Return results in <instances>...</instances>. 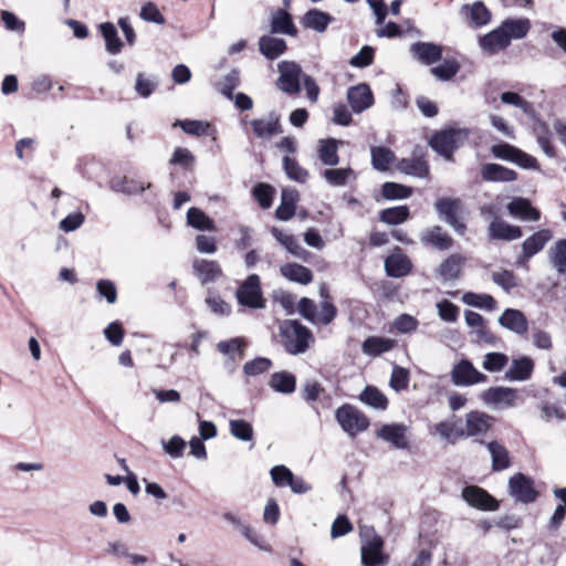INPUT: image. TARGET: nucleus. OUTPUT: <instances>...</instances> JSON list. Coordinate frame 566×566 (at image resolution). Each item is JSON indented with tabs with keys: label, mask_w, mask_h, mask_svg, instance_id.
Here are the masks:
<instances>
[{
	"label": "nucleus",
	"mask_w": 566,
	"mask_h": 566,
	"mask_svg": "<svg viewBox=\"0 0 566 566\" xmlns=\"http://www.w3.org/2000/svg\"><path fill=\"white\" fill-rule=\"evenodd\" d=\"M471 135L467 127H450L436 132L429 139L430 147L447 160L453 159L454 151L463 146Z\"/></svg>",
	"instance_id": "nucleus-1"
},
{
	"label": "nucleus",
	"mask_w": 566,
	"mask_h": 566,
	"mask_svg": "<svg viewBox=\"0 0 566 566\" xmlns=\"http://www.w3.org/2000/svg\"><path fill=\"white\" fill-rule=\"evenodd\" d=\"M280 335L285 350L292 355L304 354L313 339L312 332L296 319L282 322Z\"/></svg>",
	"instance_id": "nucleus-2"
},
{
	"label": "nucleus",
	"mask_w": 566,
	"mask_h": 566,
	"mask_svg": "<svg viewBox=\"0 0 566 566\" xmlns=\"http://www.w3.org/2000/svg\"><path fill=\"white\" fill-rule=\"evenodd\" d=\"M434 209L439 218L448 223L458 234L463 235L467 224L462 220L464 205L459 198H439L434 202Z\"/></svg>",
	"instance_id": "nucleus-3"
},
{
	"label": "nucleus",
	"mask_w": 566,
	"mask_h": 566,
	"mask_svg": "<svg viewBox=\"0 0 566 566\" xmlns=\"http://www.w3.org/2000/svg\"><path fill=\"white\" fill-rule=\"evenodd\" d=\"M335 419L343 431L349 437H356L358 433L366 431L369 427L367 416L349 403H344L336 409Z\"/></svg>",
	"instance_id": "nucleus-4"
},
{
	"label": "nucleus",
	"mask_w": 566,
	"mask_h": 566,
	"mask_svg": "<svg viewBox=\"0 0 566 566\" xmlns=\"http://www.w3.org/2000/svg\"><path fill=\"white\" fill-rule=\"evenodd\" d=\"M238 303L251 310L265 307V300L262 294L261 280L258 274H250L235 292Z\"/></svg>",
	"instance_id": "nucleus-5"
},
{
	"label": "nucleus",
	"mask_w": 566,
	"mask_h": 566,
	"mask_svg": "<svg viewBox=\"0 0 566 566\" xmlns=\"http://www.w3.org/2000/svg\"><path fill=\"white\" fill-rule=\"evenodd\" d=\"M492 155L501 160L516 164L525 169H537V160L520 148L507 143H499L491 147Z\"/></svg>",
	"instance_id": "nucleus-6"
},
{
	"label": "nucleus",
	"mask_w": 566,
	"mask_h": 566,
	"mask_svg": "<svg viewBox=\"0 0 566 566\" xmlns=\"http://www.w3.org/2000/svg\"><path fill=\"white\" fill-rule=\"evenodd\" d=\"M510 494L518 502L533 503L538 496L534 481L523 473H516L509 480Z\"/></svg>",
	"instance_id": "nucleus-7"
},
{
	"label": "nucleus",
	"mask_w": 566,
	"mask_h": 566,
	"mask_svg": "<svg viewBox=\"0 0 566 566\" xmlns=\"http://www.w3.org/2000/svg\"><path fill=\"white\" fill-rule=\"evenodd\" d=\"M488 377L480 373L468 359L460 360L451 371V380L455 386H471L485 382Z\"/></svg>",
	"instance_id": "nucleus-8"
},
{
	"label": "nucleus",
	"mask_w": 566,
	"mask_h": 566,
	"mask_svg": "<svg viewBox=\"0 0 566 566\" xmlns=\"http://www.w3.org/2000/svg\"><path fill=\"white\" fill-rule=\"evenodd\" d=\"M408 427L403 423L382 424L376 430V437L388 442L396 449L405 450L409 447Z\"/></svg>",
	"instance_id": "nucleus-9"
},
{
	"label": "nucleus",
	"mask_w": 566,
	"mask_h": 566,
	"mask_svg": "<svg viewBox=\"0 0 566 566\" xmlns=\"http://www.w3.org/2000/svg\"><path fill=\"white\" fill-rule=\"evenodd\" d=\"M484 403L499 409L511 408L517 399V390L509 387H491L481 396Z\"/></svg>",
	"instance_id": "nucleus-10"
},
{
	"label": "nucleus",
	"mask_w": 566,
	"mask_h": 566,
	"mask_svg": "<svg viewBox=\"0 0 566 566\" xmlns=\"http://www.w3.org/2000/svg\"><path fill=\"white\" fill-rule=\"evenodd\" d=\"M409 52L421 64L430 66L442 60V46L433 42H415Z\"/></svg>",
	"instance_id": "nucleus-11"
},
{
	"label": "nucleus",
	"mask_w": 566,
	"mask_h": 566,
	"mask_svg": "<svg viewBox=\"0 0 566 566\" xmlns=\"http://www.w3.org/2000/svg\"><path fill=\"white\" fill-rule=\"evenodd\" d=\"M463 499L473 507L483 511H495L497 501L479 486H465L462 491Z\"/></svg>",
	"instance_id": "nucleus-12"
},
{
	"label": "nucleus",
	"mask_w": 566,
	"mask_h": 566,
	"mask_svg": "<svg viewBox=\"0 0 566 566\" xmlns=\"http://www.w3.org/2000/svg\"><path fill=\"white\" fill-rule=\"evenodd\" d=\"M347 99L353 112L360 114L374 104L373 93L367 84H358L347 92Z\"/></svg>",
	"instance_id": "nucleus-13"
},
{
	"label": "nucleus",
	"mask_w": 566,
	"mask_h": 566,
	"mask_svg": "<svg viewBox=\"0 0 566 566\" xmlns=\"http://www.w3.org/2000/svg\"><path fill=\"white\" fill-rule=\"evenodd\" d=\"M506 209L509 213L522 221H538L541 212L534 208L531 201L523 197H516L512 199L507 205Z\"/></svg>",
	"instance_id": "nucleus-14"
},
{
	"label": "nucleus",
	"mask_w": 566,
	"mask_h": 566,
	"mask_svg": "<svg viewBox=\"0 0 566 566\" xmlns=\"http://www.w3.org/2000/svg\"><path fill=\"white\" fill-rule=\"evenodd\" d=\"M270 30L273 34H285L296 36L297 28L293 22L292 14L285 9H276L271 14Z\"/></svg>",
	"instance_id": "nucleus-15"
},
{
	"label": "nucleus",
	"mask_w": 566,
	"mask_h": 566,
	"mask_svg": "<svg viewBox=\"0 0 566 566\" xmlns=\"http://www.w3.org/2000/svg\"><path fill=\"white\" fill-rule=\"evenodd\" d=\"M497 322L502 327L517 335H525L528 331V321L520 310L506 308L501 314Z\"/></svg>",
	"instance_id": "nucleus-16"
},
{
	"label": "nucleus",
	"mask_w": 566,
	"mask_h": 566,
	"mask_svg": "<svg viewBox=\"0 0 566 566\" xmlns=\"http://www.w3.org/2000/svg\"><path fill=\"white\" fill-rule=\"evenodd\" d=\"M465 258L453 253L444 259L436 270L438 277L443 282L455 281L460 277Z\"/></svg>",
	"instance_id": "nucleus-17"
},
{
	"label": "nucleus",
	"mask_w": 566,
	"mask_h": 566,
	"mask_svg": "<svg viewBox=\"0 0 566 566\" xmlns=\"http://www.w3.org/2000/svg\"><path fill=\"white\" fill-rule=\"evenodd\" d=\"M420 241L423 245L431 247L440 251L448 250L453 245V239L444 232L440 226H433L422 231L420 234Z\"/></svg>",
	"instance_id": "nucleus-18"
},
{
	"label": "nucleus",
	"mask_w": 566,
	"mask_h": 566,
	"mask_svg": "<svg viewBox=\"0 0 566 566\" xmlns=\"http://www.w3.org/2000/svg\"><path fill=\"white\" fill-rule=\"evenodd\" d=\"M493 420V417L482 411H470L465 416V437H476L486 433Z\"/></svg>",
	"instance_id": "nucleus-19"
},
{
	"label": "nucleus",
	"mask_w": 566,
	"mask_h": 566,
	"mask_svg": "<svg viewBox=\"0 0 566 566\" xmlns=\"http://www.w3.org/2000/svg\"><path fill=\"white\" fill-rule=\"evenodd\" d=\"M460 13L464 14L475 28L486 25L492 18L491 11L482 1H475L472 4H463Z\"/></svg>",
	"instance_id": "nucleus-20"
},
{
	"label": "nucleus",
	"mask_w": 566,
	"mask_h": 566,
	"mask_svg": "<svg viewBox=\"0 0 566 566\" xmlns=\"http://www.w3.org/2000/svg\"><path fill=\"white\" fill-rule=\"evenodd\" d=\"M533 370V359L522 356L512 360L510 368L505 371V378L510 381H525L531 378Z\"/></svg>",
	"instance_id": "nucleus-21"
},
{
	"label": "nucleus",
	"mask_w": 566,
	"mask_h": 566,
	"mask_svg": "<svg viewBox=\"0 0 566 566\" xmlns=\"http://www.w3.org/2000/svg\"><path fill=\"white\" fill-rule=\"evenodd\" d=\"M397 169L402 174L421 179L427 178L430 172L429 164L420 156L401 158L397 163Z\"/></svg>",
	"instance_id": "nucleus-22"
},
{
	"label": "nucleus",
	"mask_w": 566,
	"mask_h": 566,
	"mask_svg": "<svg viewBox=\"0 0 566 566\" xmlns=\"http://www.w3.org/2000/svg\"><path fill=\"white\" fill-rule=\"evenodd\" d=\"M481 177L485 181L511 182L516 180L517 174L513 169L489 163L481 167Z\"/></svg>",
	"instance_id": "nucleus-23"
},
{
	"label": "nucleus",
	"mask_w": 566,
	"mask_h": 566,
	"mask_svg": "<svg viewBox=\"0 0 566 566\" xmlns=\"http://www.w3.org/2000/svg\"><path fill=\"white\" fill-rule=\"evenodd\" d=\"M151 184H144L140 180L130 179L127 177L115 176L109 180V188L114 192L124 193L127 196L139 195L146 189L150 188Z\"/></svg>",
	"instance_id": "nucleus-24"
},
{
	"label": "nucleus",
	"mask_w": 566,
	"mask_h": 566,
	"mask_svg": "<svg viewBox=\"0 0 566 566\" xmlns=\"http://www.w3.org/2000/svg\"><path fill=\"white\" fill-rule=\"evenodd\" d=\"M523 232L518 226L494 219L489 226V237L492 240L513 241L520 239Z\"/></svg>",
	"instance_id": "nucleus-25"
},
{
	"label": "nucleus",
	"mask_w": 566,
	"mask_h": 566,
	"mask_svg": "<svg viewBox=\"0 0 566 566\" xmlns=\"http://www.w3.org/2000/svg\"><path fill=\"white\" fill-rule=\"evenodd\" d=\"M333 21L334 18L329 13L313 8L305 12L301 23L306 29H311L318 33H323L327 30L329 23H332Z\"/></svg>",
	"instance_id": "nucleus-26"
},
{
	"label": "nucleus",
	"mask_w": 566,
	"mask_h": 566,
	"mask_svg": "<svg viewBox=\"0 0 566 566\" xmlns=\"http://www.w3.org/2000/svg\"><path fill=\"white\" fill-rule=\"evenodd\" d=\"M342 140L335 138L318 139L317 157L325 166L335 167L339 163L338 146Z\"/></svg>",
	"instance_id": "nucleus-27"
},
{
	"label": "nucleus",
	"mask_w": 566,
	"mask_h": 566,
	"mask_svg": "<svg viewBox=\"0 0 566 566\" xmlns=\"http://www.w3.org/2000/svg\"><path fill=\"white\" fill-rule=\"evenodd\" d=\"M253 133L259 138H269L282 133L280 118L275 113H271L269 118H259L251 120Z\"/></svg>",
	"instance_id": "nucleus-28"
},
{
	"label": "nucleus",
	"mask_w": 566,
	"mask_h": 566,
	"mask_svg": "<svg viewBox=\"0 0 566 566\" xmlns=\"http://www.w3.org/2000/svg\"><path fill=\"white\" fill-rule=\"evenodd\" d=\"M361 564L364 566H379L385 564L382 541L380 537H375L361 546Z\"/></svg>",
	"instance_id": "nucleus-29"
},
{
	"label": "nucleus",
	"mask_w": 566,
	"mask_h": 566,
	"mask_svg": "<svg viewBox=\"0 0 566 566\" xmlns=\"http://www.w3.org/2000/svg\"><path fill=\"white\" fill-rule=\"evenodd\" d=\"M385 270L390 277H402L411 272L412 263L407 255L396 253L386 258Z\"/></svg>",
	"instance_id": "nucleus-30"
},
{
	"label": "nucleus",
	"mask_w": 566,
	"mask_h": 566,
	"mask_svg": "<svg viewBox=\"0 0 566 566\" xmlns=\"http://www.w3.org/2000/svg\"><path fill=\"white\" fill-rule=\"evenodd\" d=\"M480 45L484 51L495 53L506 49L510 45V39L504 33L501 25H499L496 29L480 38Z\"/></svg>",
	"instance_id": "nucleus-31"
},
{
	"label": "nucleus",
	"mask_w": 566,
	"mask_h": 566,
	"mask_svg": "<svg viewBox=\"0 0 566 566\" xmlns=\"http://www.w3.org/2000/svg\"><path fill=\"white\" fill-rule=\"evenodd\" d=\"M287 49L284 39L262 35L259 39V50L268 60H275Z\"/></svg>",
	"instance_id": "nucleus-32"
},
{
	"label": "nucleus",
	"mask_w": 566,
	"mask_h": 566,
	"mask_svg": "<svg viewBox=\"0 0 566 566\" xmlns=\"http://www.w3.org/2000/svg\"><path fill=\"white\" fill-rule=\"evenodd\" d=\"M552 238L553 233L549 229L538 230L523 241L522 250L525 251L526 256H534L544 249Z\"/></svg>",
	"instance_id": "nucleus-33"
},
{
	"label": "nucleus",
	"mask_w": 566,
	"mask_h": 566,
	"mask_svg": "<svg viewBox=\"0 0 566 566\" xmlns=\"http://www.w3.org/2000/svg\"><path fill=\"white\" fill-rule=\"evenodd\" d=\"M500 25L509 36L510 43L512 40H521L525 38L531 30V21L527 18H507Z\"/></svg>",
	"instance_id": "nucleus-34"
},
{
	"label": "nucleus",
	"mask_w": 566,
	"mask_h": 566,
	"mask_svg": "<svg viewBox=\"0 0 566 566\" xmlns=\"http://www.w3.org/2000/svg\"><path fill=\"white\" fill-rule=\"evenodd\" d=\"M396 160L395 153L385 146H373L370 148V163L375 170L387 171Z\"/></svg>",
	"instance_id": "nucleus-35"
},
{
	"label": "nucleus",
	"mask_w": 566,
	"mask_h": 566,
	"mask_svg": "<svg viewBox=\"0 0 566 566\" xmlns=\"http://www.w3.org/2000/svg\"><path fill=\"white\" fill-rule=\"evenodd\" d=\"M193 270L202 284L213 282L222 275L221 266L217 261L197 260Z\"/></svg>",
	"instance_id": "nucleus-36"
},
{
	"label": "nucleus",
	"mask_w": 566,
	"mask_h": 566,
	"mask_svg": "<svg viewBox=\"0 0 566 566\" xmlns=\"http://www.w3.org/2000/svg\"><path fill=\"white\" fill-rule=\"evenodd\" d=\"M298 196L294 190L284 189L281 195V202L275 210V217L281 221H289L296 210Z\"/></svg>",
	"instance_id": "nucleus-37"
},
{
	"label": "nucleus",
	"mask_w": 566,
	"mask_h": 566,
	"mask_svg": "<svg viewBox=\"0 0 566 566\" xmlns=\"http://www.w3.org/2000/svg\"><path fill=\"white\" fill-rule=\"evenodd\" d=\"M459 419L453 417L450 420L441 421L433 427L432 433L439 434L441 439L454 443L457 440L464 438V429L458 428Z\"/></svg>",
	"instance_id": "nucleus-38"
},
{
	"label": "nucleus",
	"mask_w": 566,
	"mask_h": 566,
	"mask_svg": "<svg viewBox=\"0 0 566 566\" xmlns=\"http://www.w3.org/2000/svg\"><path fill=\"white\" fill-rule=\"evenodd\" d=\"M281 274L292 282L306 285L313 281L312 271L298 263H286L281 266Z\"/></svg>",
	"instance_id": "nucleus-39"
},
{
	"label": "nucleus",
	"mask_w": 566,
	"mask_h": 566,
	"mask_svg": "<svg viewBox=\"0 0 566 566\" xmlns=\"http://www.w3.org/2000/svg\"><path fill=\"white\" fill-rule=\"evenodd\" d=\"M269 385L276 392L290 395L295 391L296 377L289 371H276L272 374Z\"/></svg>",
	"instance_id": "nucleus-40"
},
{
	"label": "nucleus",
	"mask_w": 566,
	"mask_h": 566,
	"mask_svg": "<svg viewBox=\"0 0 566 566\" xmlns=\"http://www.w3.org/2000/svg\"><path fill=\"white\" fill-rule=\"evenodd\" d=\"M322 176L326 182L333 187H343L349 180H355L357 178L355 170L350 167L325 169Z\"/></svg>",
	"instance_id": "nucleus-41"
},
{
	"label": "nucleus",
	"mask_w": 566,
	"mask_h": 566,
	"mask_svg": "<svg viewBox=\"0 0 566 566\" xmlns=\"http://www.w3.org/2000/svg\"><path fill=\"white\" fill-rule=\"evenodd\" d=\"M187 224L200 231H216L214 221L201 209L191 207L187 211Z\"/></svg>",
	"instance_id": "nucleus-42"
},
{
	"label": "nucleus",
	"mask_w": 566,
	"mask_h": 566,
	"mask_svg": "<svg viewBox=\"0 0 566 566\" xmlns=\"http://www.w3.org/2000/svg\"><path fill=\"white\" fill-rule=\"evenodd\" d=\"M486 448L491 453L492 469L494 471H502L510 467L511 462L509 451L504 446L497 441H491L486 443Z\"/></svg>",
	"instance_id": "nucleus-43"
},
{
	"label": "nucleus",
	"mask_w": 566,
	"mask_h": 566,
	"mask_svg": "<svg viewBox=\"0 0 566 566\" xmlns=\"http://www.w3.org/2000/svg\"><path fill=\"white\" fill-rule=\"evenodd\" d=\"M359 399L365 405L377 410H385L388 407L387 397L378 388L373 386H367L359 395Z\"/></svg>",
	"instance_id": "nucleus-44"
},
{
	"label": "nucleus",
	"mask_w": 566,
	"mask_h": 566,
	"mask_svg": "<svg viewBox=\"0 0 566 566\" xmlns=\"http://www.w3.org/2000/svg\"><path fill=\"white\" fill-rule=\"evenodd\" d=\"M395 340L390 338L370 336L363 343V352L369 356H378L392 349Z\"/></svg>",
	"instance_id": "nucleus-45"
},
{
	"label": "nucleus",
	"mask_w": 566,
	"mask_h": 566,
	"mask_svg": "<svg viewBox=\"0 0 566 566\" xmlns=\"http://www.w3.org/2000/svg\"><path fill=\"white\" fill-rule=\"evenodd\" d=\"M462 302L469 306L493 312L496 310V301L490 294H478L467 292L462 296Z\"/></svg>",
	"instance_id": "nucleus-46"
},
{
	"label": "nucleus",
	"mask_w": 566,
	"mask_h": 566,
	"mask_svg": "<svg viewBox=\"0 0 566 566\" xmlns=\"http://www.w3.org/2000/svg\"><path fill=\"white\" fill-rule=\"evenodd\" d=\"M548 258L558 274H566V239L558 240L551 247Z\"/></svg>",
	"instance_id": "nucleus-47"
},
{
	"label": "nucleus",
	"mask_w": 566,
	"mask_h": 566,
	"mask_svg": "<svg viewBox=\"0 0 566 566\" xmlns=\"http://www.w3.org/2000/svg\"><path fill=\"white\" fill-rule=\"evenodd\" d=\"M410 211L408 206H397L380 211L379 220L390 226L401 224L408 220Z\"/></svg>",
	"instance_id": "nucleus-48"
},
{
	"label": "nucleus",
	"mask_w": 566,
	"mask_h": 566,
	"mask_svg": "<svg viewBox=\"0 0 566 566\" xmlns=\"http://www.w3.org/2000/svg\"><path fill=\"white\" fill-rule=\"evenodd\" d=\"M99 31L105 40L106 50L112 54L118 53L123 46V42L118 36L115 25L112 22H104L99 24Z\"/></svg>",
	"instance_id": "nucleus-49"
},
{
	"label": "nucleus",
	"mask_w": 566,
	"mask_h": 566,
	"mask_svg": "<svg viewBox=\"0 0 566 566\" xmlns=\"http://www.w3.org/2000/svg\"><path fill=\"white\" fill-rule=\"evenodd\" d=\"M381 195L387 200H401L411 197L412 188L401 184L387 181L381 186Z\"/></svg>",
	"instance_id": "nucleus-50"
},
{
	"label": "nucleus",
	"mask_w": 566,
	"mask_h": 566,
	"mask_svg": "<svg viewBox=\"0 0 566 566\" xmlns=\"http://www.w3.org/2000/svg\"><path fill=\"white\" fill-rule=\"evenodd\" d=\"M229 431L235 439L243 442H249L253 439V427L243 419H230Z\"/></svg>",
	"instance_id": "nucleus-51"
},
{
	"label": "nucleus",
	"mask_w": 566,
	"mask_h": 566,
	"mask_svg": "<svg viewBox=\"0 0 566 566\" xmlns=\"http://www.w3.org/2000/svg\"><path fill=\"white\" fill-rule=\"evenodd\" d=\"M157 86L158 81L155 76L149 73H138L134 88L140 97L147 98L153 94Z\"/></svg>",
	"instance_id": "nucleus-52"
},
{
	"label": "nucleus",
	"mask_w": 566,
	"mask_h": 566,
	"mask_svg": "<svg viewBox=\"0 0 566 566\" xmlns=\"http://www.w3.org/2000/svg\"><path fill=\"white\" fill-rule=\"evenodd\" d=\"M535 134L537 144L539 145L543 153L549 158H555L556 149L551 140V132L548 126L545 123H541L535 128Z\"/></svg>",
	"instance_id": "nucleus-53"
},
{
	"label": "nucleus",
	"mask_w": 566,
	"mask_h": 566,
	"mask_svg": "<svg viewBox=\"0 0 566 566\" xmlns=\"http://www.w3.org/2000/svg\"><path fill=\"white\" fill-rule=\"evenodd\" d=\"M283 168L287 177L297 182H305L308 178V172L295 159L284 156Z\"/></svg>",
	"instance_id": "nucleus-54"
},
{
	"label": "nucleus",
	"mask_w": 566,
	"mask_h": 566,
	"mask_svg": "<svg viewBox=\"0 0 566 566\" xmlns=\"http://www.w3.org/2000/svg\"><path fill=\"white\" fill-rule=\"evenodd\" d=\"M238 73H228L222 81H213L214 88L228 98H232L233 91L239 86Z\"/></svg>",
	"instance_id": "nucleus-55"
},
{
	"label": "nucleus",
	"mask_w": 566,
	"mask_h": 566,
	"mask_svg": "<svg viewBox=\"0 0 566 566\" xmlns=\"http://www.w3.org/2000/svg\"><path fill=\"white\" fill-rule=\"evenodd\" d=\"M300 73H281L276 81L277 87L287 94H295L300 92Z\"/></svg>",
	"instance_id": "nucleus-56"
},
{
	"label": "nucleus",
	"mask_w": 566,
	"mask_h": 566,
	"mask_svg": "<svg viewBox=\"0 0 566 566\" xmlns=\"http://www.w3.org/2000/svg\"><path fill=\"white\" fill-rule=\"evenodd\" d=\"M274 192V188L268 184H258L253 189V196L263 209L271 207Z\"/></svg>",
	"instance_id": "nucleus-57"
},
{
	"label": "nucleus",
	"mask_w": 566,
	"mask_h": 566,
	"mask_svg": "<svg viewBox=\"0 0 566 566\" xmlns=\"http://www.w3.org/2000/svg\"><path fill=\"white\" fill-rule=\"evenodd\" d=\"M509 363V357L503 353H488L484 356L483 368L491 373L502 370Z\"/></svg>",
	"instance_id": "nucleus-58"
},
{
	"label": "nucleus",
	"mask_w": 566,
	"mask_h": 566,
	"mask_svg": "<svg viewBox=\"0 0 566 566\" xmlns=\"http://www.w3.org/2000/svg\"><path fill=\"white\" fill-rule=\"evenodd\" d=\"M178 125L186 134L193 136H205L208 134L209 124L202 120L186 119L177 120Z\"/></svg>",
	"instance_id": "nucleus-59"
},
{
	"label": "nucleus",
	"mask_w": 566,
	"mask_h": 566,
	"mask_svg": "<svg viewBox=\"0 0 566 566\" xmlns=\"http://www.w3.org/2000/svg\"><path fill=\"white\" fill-rule=\"evenodd\" d=\"M390 387L396 391H401L408 388L409 385V371L408 369L394 366L391 376H390Z\"/></svg>",
	"instance_id": "nucleus-60"
},
{
	"label": "nucleus",
	"mask_w": 566,
	"mask_h": 566,
	"mask_svg": "<svg viewBox=\"0 0 566 566\" xmlns=\"http://www.w3.org/2000/svg\"><path fill=\"white\" fill-rule=\"evenodd\" d=\"M272 366V361L265 357H258L247 361L243 366V373L247 376H258L268 371Z\"/></svg>",
	"instance_id": "nucleus-61"
},
{
	"label": "nucleus",
	"mask_w": 566,
	"mask_h": 566,
	"mask_svg": "<svg viewBox=\"0 0 566 566\" xmlns=\"http://www.w3.org/2000/svg\"><path fill=\"white\" fill-rule=\"evenodd\" d=\"M244 346V342L240 337H234L229 340H221L217 344V349L227 356H230L231 359L234 360V354L239 353L242 356V347Z\"/></svg>",
	"instance_id": "nucleus-62"
},
{
	"label": "nucleus",
	"mask_w": 566,
	"mask_h": 566,
	"mask_svg": "<svg viewBox=\"0 0 566 566\" xmlns=\"http://www.w3.org/2000/svg\"><path fill=\"white\" fill-rule=\"evenodd\" d=\"M96 292L101 298H105L108 304L117 301V290L111 280L102 279L96 283Z\"/></svg>",
	"instance_id": "nucleus-63"
},
{
	"label": "nucleus",
	"mask_w": 566,
	"mask_h": 566,
	"mask_svg": "<svg viewBox=\"0 0 566 566\" xmlns=\"http://www.w3.org/2000/svg\"><path fill=\"white\" fill-rule=\"evenodd\" d=\"M139 17L147 22H153L156 24H164L166 22L165 17L161 14L159 9L154 2H146L142 9Z\"/></svg>",
	"instance_id": "nucleus-64"
}]
</instances>
